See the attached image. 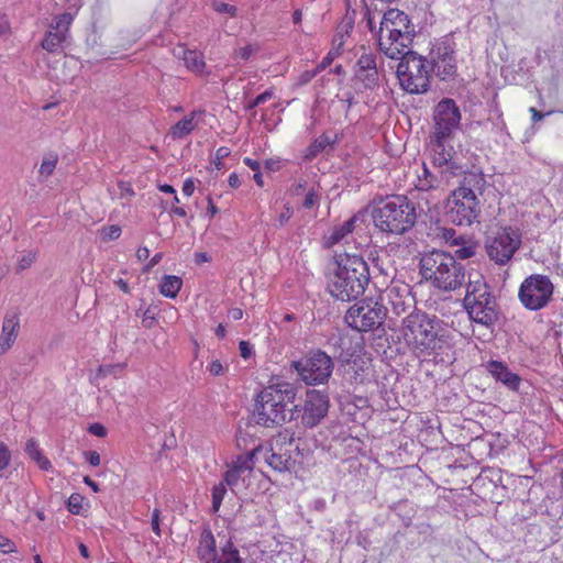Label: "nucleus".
Listing matches in <instances>:
<instances>
[{
	"instance_id": "1",
	"label": "nucleus",
	"mask_w": 563,
	"mask_h": 563,
	"mask_svg": "<svg viewBox=\"0 0 563 563\" xmlns=\"http://www.w3.org/2000/svg\"><path fill=\"white\" fill-rule=\"evenodd\" d=\"M369 282L368 265L361 255L347 252L335 254L330 268L328 289L342 301L357 299Z\"/></svg>"
},
{
	"instance_id": "2",
	"label": "nucleus",
	"mask_w": 563,
	"mask_h": 563,
	"mask_svg": "<svg viewBox=\"0 0 563 563\" xmlns=\"http://www.w3.org/2000/svg\"><path fill=\"white\" fill-rule=\"evenodd\" d=\"M296 397V388L287 382H278L265 387L256 399V422L264 427L285 423L292 418L288 408Z\"/></svg>"
},
{
	"instance_id": "3",
	"label": "nucleus",
	"mask_w": 563,
	"mask_h": 563,
	"mask_svg": "<svg viewBox=\"0 0 563 563\" xmlns=\"http://www.w3.org/2000/svg\"><path fill=\"white\" fill-rule=\"evenodd\" d=\"M420 274L424 280L443 291H453L465 282V268L453 255L432 251L420 260Z\"/></svg>"
},
{
	"instance_id": "4",
	"label": "nucleus",
	"mask_w": 563,
	"mask_h": 563,
	"mask_svg": "<svg viewBox=\"0 0 563 563\" xmlns=\"http://www.w3.org/2000/svg\"><path fill=\"white\" fill-rule=\"evenodd\" d=\"M415 36V26L408 15L390 9L384 13L378 32L379 49L389 58L398 59L410 48Z\"/></svg>"
},
{
	"instance_id": "5",
	"label": "nucleus",
	"mask_w": 563,
	"mask_h": 563,
	"mask_svg": "<svg viewBox=\"0 0 563 563\" xmlns=\"http://www.w3.org/2000/svg\"><path fill=\"white\" fill-rule=\"evenodd\" d=\"M374 225L389 234H404L417 221L415 205L406 196L397 195L382 200L372 213Z\"/></svg>"
},
{
	"instance_id": "6",
	"label": "nucleus",
	"mask_w": 563,
	"mask_h": 563,
	"mask_svg": "<svg viewBox=\"0 0 563 563\" xmlns=\"http://www.w3.org/2000/svg\"><path fill=\"white\" fill-rule=\"evenodd\" d=\"M439 320L423 311H412L401 322V335L407 346L419 353L431 354L437 347Z\"/></svg>"
},
{
	"instance_id": "7",
	"label": "nucleus",
	"mask_w": 563,
	"mask_h": 563,
	"mask_svg": "<svg viewBox=\"0 0 563 563\" xmlns=\"http://www.w3.org/2000/svg\"><path fill=\"white\" fill-rule=\"evenodd\" d=\"M464 308L470 319L485 328H492L498 319V305L485 279L476 275L467 285Z\"/></svg>"
},
{
	"instance_id": "8",
	"label": "nucleus",
	"mask_w": 563,
	"mask_h": 563,
	"mask_svg": "<svg viewBox=\"0 0 563 563\" xmlns=\"http://www.w3.org/2000/svg\"><path fill=\"white\" fill-rule=\"evenodd\" d=\"M484 179L475 174L464 177L463 184L452 191L448 198V217L451 222L457 225L470 227L474 222H478L481 214L479 200L473 189L472 184L483 183Z\"/></svg>"
},
{
	"instance_id": "9",
	"label": "nucleus",
	"mask_w": 563,
	"mask_h": 563,
	"mask_svg": "<svg viewBox=\"0 0 563 563\" xmlns=\"http://www.w3.org/2000/svg\"><path fill=\"white\" fill-rule=\"evenodd\" d=\"M292 450H298V445H295L294 433L286 430L274 438L269 446L260 445L251 452L256 464L263 461L272 470L283 473L291 471L295 466V460L290 454Z\"/></svg>"
},
{
	"instance_id": "10",
	"label": "nucleus",
	"mask_w": 563,
	"mask_h": 563,
	"mask_svg": "<svg viewBox=\"0 0 563 563\" xmlns=\"http://www.w3.org/2000/svg\"><path fill=\"white\" fill-rule=\"evenodd\" d=\"M397 76L400 86L409 93H423L429 88L426 60L410 48L398 58Z\"/></svg>"
},
{
	"instance_id": "11",
	"label": "nucleus",
	"mask_w": 563,
	"mask_h": 563,
	"mask_svg": "<svg viewBox=\"0 0 563 563\" xmlns=\"http://www.w3.org/2000/svg\"><path fill=\"white\" fill-rule=\"evenodd\" d=\"M291 367L306 385L314 386L329 380L333 371V361L328 354L318 350L305 358L294 361Z\"/></svg>"
},
{
	"instance_id": "12",
	"label": "nucleus",
	"mask_w": 563,
	"mask_h": 563,
	"mask_svg": "<svg viewBox=\"0 0 563 563\" xmlns=\"http://www.w3.org/2000/svg\"><path fill=\"white\" fill-rule=\"evenodd\" d=\"M554 286L545 275L534 274L520 285L518 297L526 309L540 310L552 299Z\"/></svg>"
},
{
	"instance_id": "13",
	"label": "nucleus",
	"mask_w": 563,
	"mask_h": 563,
	"mask_svg": "<svg viewBox=\"0 0 563 563\" xmlns=\"http://www.w3.org/2000/svg\"><path fill=\"white\" fill-rule=\"evenodd\" d=\"M387 308L378 301H362L347 310L345 321L351 328L367 332L383 324Z\"/></svg>"
},
{
	"instance_id": "14",
	"label": "nucleus",
	"mask_w": 563,
	"mask_h": 563,
	"mask_svg": "<svg viewBox=\"0 0 563 563\" xmlns=\"http://www.w3.org/2000/svg\"><path fill=\"white\" fill-rule=\"evenodd\" d=\"M521 245V234L517 229L503 228L486 241L489 260L498 265L507 264Z\"/></svg>"
},
{
	"instance_id": "15",
	"label": "nucleus",
	"mask_w": 563,
	"mask_h": 563,
	"mask_svg": "<svg viewBox=\"0 0 563 563\" xmlns=\"http://www.w3.org/2000/svg\"><path fill=\"white\" fill-rule=\"evenodd\" d=\"M431 136L452 139L461 123V111L453 99L444 98L434 108Z\"/></svg>"
},
{
	"instance_id": "16",
	"label": "nucleus",
	"mask_w": 563,
	"mask_h": 563,
	"mask_svg": "<svg viewBox=\"0 0 563 563\" xmlns=\"http://www.w3.org/2000/svg\"><path fill=\"white\" fill-rule=\"evenodd\" d=\"M255 465L256 462L251 451L246 454L239 455L233 462L232 467L224 474L223 479L225 484L234 493L247 488L251 484V476Z\"/></svg>"
},
{
	"instance_id": "17",
	"label": "nucleus",
	"mask_w": 563,
	"mask_h": 563,
	"mask_svg": "<svg viewBox=\"0 0 563 563\" xmlns=\"http://www.w3.org/2000/svg\"><path fill=\"white\" fill-rule=\"evenodd\" d=\"M432 69L434 74L445 80L455 76L457 66L454 48L448 42L437 43L430 52Z\"/></svg>"
},
{
	"instance_id": "18",
	"label": "nucleus",
	"mask_w": 563,
	"mask_h": 563,
	"mask_svg": "<svg viewBox=\"0 0 563 563\" xmlns=\"http://www.w3.org/2000/svg\"><path fill=\"white\" fill-rule=\"evenodd\" d=\"M73 20L74 16L70 13L57 15L42 41V47L49 53L58 52L68 37Z\"/></svg>"
},
{
	"instance_id": "19",
	"label": "nucleus",
	"mask_w": 563,
	"mask_h": 563,
	"mask_svg": "<svg viewBox=\"0 0 563 563\" xmlns=\"http://www.w3.org/2000/svg\"><path fill=\"white\" fill-rule=\"evenodd\" d=\"M328 409V396L320 390H309L306 395V401L301 417L302 423L309 428L316 427L325 417Z\"/></svg>"
},
{
	"instance_id": "20",
	"label": "nucleus",
	"mask_w": 563,
	"mask_h": 563,
	"mask_svg": "<svg viewBox=\"0 0 563 563\" xmlns=\"http://www.w3.org/2000/svg\"><path fill=\"white\" fill-rule=\"evenodd\" d=\"M380 302L395 314L406 312L413 302L408 285L388 286L379 296Z\"/></svg>"
},
{
	"instance_id": "21",
	"label": "nucleus",
	"mask_w": 563,
	"mask_h": 563,
	"mask_svg": "<svg viewBox=\"0 0 563 563\" xmlns=\"http://www.w3.org/2000/svg\"><path fill=\"white\" fill-rule=\"evenodd\" d=\"M355 77L365 88H372L377 84L378 71L376 58L373 54L364 53L360 56L355 66Z\"/></svg>"
},
{
	"instance_id": "22",
	"label": "nucleus",
	"mask_w": 563,
	"mask_h": 563,
	"mask_svg": "<svg viewBox=\"0 0 563 563\" xmlns=\"http://www.w3.org/2000/svg\"><path fill=\"white\" fill-rule=\"evenodd\" d=\"M360 221L357 216H353L343 223L333 227L328 235L324 236V245L332 247L336 244H350L353 241V231Z\"/></svg>"
},
{
	"instance_id": "23",
	"label": "nucleus",
	"mask_w": 563,
	"mask_h": 563,
	"mask_svg": "<svg viewBox=\"0 0 563 563\" xmlns=\"http://www.w3.org/2000/svg\"><path fill=\"white\" fill-rule=\"evenodd\" d=\"M487 371L497 380L503 383L507 388L517 390L519 388L521 378L509 371L508 366L498 361H490L487 364Z\"/></svg>"
},
{
	"instance_id": "24",
	"label": "nucleus",
	"mask_w": 563,
	"mask_h": 563,
	"mask_svg": "<svg viewBox=\"0 0 563 563\" xmlns=\"http://www.w3.org/2000/svg\"><path fill=\"white\" fill-rule=\"evenodd\" d=\"M218 553L217 541L212 531L209 528H205L200 533L197 549L199 560L205 563H216Z\"/></svg>"
},
{
	"instance_id": "25",
	"label": "nucleus",
	"mask_w": 563,
	"mask_h": 563,
	"mask_svg": "<svg viewBox=\"0 0 563 563\" xmlns=\"http://www.w3.org/2000/svg\"><path fill=\"white\" fill-rule=\"evenodd\" d=\"M451 139H437L430 135L429 147L432 153V162L441 167L448 165L452 159V146L446 147Z\"/></svg>"
},
{
	"instance_id": "26",
	"label": "nucleus",
	"mask_w": 563,
	"mask_h": 563,
	"mask_svg": "<svg viewBox=\"0 0 563 563\" xmlns=\"http://www.w3.org/2000/svg\"><path fill=\"white\" fill-rule=\"evenodd\" d=\"M19 319L15 316L5 317L0 334V354L7 352L15 342L19 331Z\"/></svg>"
},
{
	"instance_id": "27",
	"label": "nucleus",
	"mask_w": 563,
	"mask_h": 563,
	"mask_svg": "<svg viewBox=\"0 0 563 563\" xmlns=\"http://www.w3.org/2000/svg\"><path fill=\"white\" fill-rule=\"evenodd\" d=\"M413 186L419 191H432L439 188L440 180L427 168L426 164L423 163L420 170L417 172Z\"/></svg>"
},
{
	"instance_id": "28",
	"label": "nucleus",
	"mask_w": 563,
	"mask_h": 563,
	"mask_svg": "<svg viewBox=\"0 0 563 563\" xmlns=\"http://www.w3.org/2000/svg\"><path fill=\"white\" fill-rule=\"evenodd\" d=\"M177 56H181L184 59V63L186 67L196 73V74H202L203 69L206 67V63L203 60V56L198 51H190L186 49L185 47H179L178 52L176 53Z\"/></svg>"
},
{
	"instance_id": "29",
	"label": "nucleus",
	"mask_w": 563,
	"mask_h": 563,
	"mask_svg": "<svg viewBox=\"0 0 563 563\" xmlns=\"http://www.w3.org/2000/svg\"><path fill=\"white\" fill-rule=\"evenodd\" d=\"M220 551L216 563H242L239 550L233 547L231 540L225 536L219 542Z\"/></svg>"
},
{
	"instance_id": "30",
	"label": "nucleus",
	"mask_w": 563,
	"mask_h": 563,
	"mask_svg": "<svg viewBox=\"0 0 563 563\" xmlns=\"http://www.w3.org/2000/svg\"><path fill=\"white\" fill-rule=\"evenodd\" d=\"M25 453L42 471L48 472L53 470L51 461L43 454L36 440H27L25 444Z\"/></svg>"
},
{
	"instance_id": "31",
	"label": "nucleus",
	"mask_w": 563,
	"mask_h": 563,
	"mask_svg": "<svg viewBox=\"0 0 563 563\" xmlns=\"http://www.w3.org/2000/svg\"><path fill=\"white\" fill-rule=\"evenodd\" d=\"M196 125L195 112H192L190 115L185 117L172 126L170 135L173 139H184L195 130Z\"/></svg>"
},
{
	"instance_id": "32",
	"label": "nucleus",
	"mask_w": 563,
	"mask_h": 563,
	"mask_svg": "<svg viewBox=\"0 0 563 563\" xmlns=\"http://www.w3.org/2000/svg\"><path fill=\"white\" fill-rule=\"evenodd\" d=\"M183 280L174 275H166L159 286V291L167 298H175L179 292Z\"/></svg>"
},
{
	"instance_id": "33",
	"label": "nucleus",
	"mask_w": 563,
	"mask_h": 563,
	"mask_svg": "<svg viewBox=\"0 0 563 563\" xmlns=\"http://www.w3.org/2000/svg\"><path fill=\"white\" fill-rule=\"evenodd\" d=\"M478 250V243L472 240L471 238H467L464 243H462L456 250H455V256L459 260H467L476 255Z\"/></svg>"
},
{
	"instance_id": "34",
	"label": "nucleus",
	"mask_w": 563,
	"mask_h": 563,
	"mask_svg": "<svg viewBox=\"0 0 563 563\" xmlns=\"http://www.w3.org/2000/svg\"><path fill=\"white\" fill-rule=\"evenodd\" d=\"M353 27V23L351 21H343L336 30V33L333 37L332 44L333 47L341 51L343 44H344V37L349 36L350 31Z\"/></svg>"
},
{
	"instance_id": "35",
	"label": "nucleus",
	"mask_w": 563,
	"mask_h": 563,
	"mask_svg": "<svg viewBox=\"0 0 563 563\" xmlns=\"http://www.w3.org/2000/svg\"><path fill=\"white\" fill-rule=\"evenodd\" d=\"M227 484L225 482H221L217 485L213 486L212 488V511L213 512H218L220 507H221V504H222V500L227 494Z\"/></svg>"
},
{
	"instance_id": "36",
	"label": "nucleus",
	"mask_w": 563,
	"mask_h": 563,
	"mask_svg": "<svg viewBox=\"0 0 563 563\" xmlns=\"http://www.w3.org/2000/svg\"><path fill=\"white\" fill-rule=\"evenodd\" d=\"M12 461V453L9 446L0 440V477L4 476Z\"/></svg>"
},
{
	"instance_id": "37",
	"label": "nucleus",
	"mask_w": 563,
	"mask_h": 563,
	"mask_svg": "<svg viewBox=\"0 0 563 563\" xmlns=\"http://www.w3.org/2000/svg\"><path fill=\"white\" fill-rule=\"evenodd\" d=\"M320 199H321V194H320L319 189L312 187L308 190L302 206L305 209H312V208L319 206Z\"/></svg>"
},
{
	"instance_id": "38",
	"label": "nucleus",
	"mask_w": 563,
	"mask_h": 563,
	"mask_svg": "<svg viewBox=\"0 0 563 563\" xmlns=\"http://www.w3.org/2000/svg\"><path fill=\"white\" fill-rule=\"evenodd\" d=\"M124 368L123 364H107V365H100L98 368V376L100 377H107L109 375H117L118 373L122 372Z\"/></svg>"
},
{
	"instance_id": "39",
	"label": "nucleus",
	"mask_w": 563,
	"mask_h": 563,
	"mask_svg": "<svg viewBox=\"0 0 563 563\" xmlns=\"http://www.w3.org/2000/svg\"><path fill=\"white\" fill-rule=\"evenodd\" d=\"M207 371L212 376H222L228 371V365H224L220 360H212L207 366Z\"/></svg>"
},
{
	"instance_id": "40",
	"label": "nucleus",
	"mask_w": 563,
	"mask_h": 563,
	"mask_svg": "<svg viewBox=\"0 0 563 563\" xmlns=\"http://www.w3.org/2000/svg\"><path fill=\"white\" fill-rule=\"evenodd\" d=\"M340 55V49L332 47L328 54L323 57L321 63L316 67L317 71L321 73L323 69H325L328 66L331 65V63Z\"/></svg>"
},
{
	"instance_id": "41",
	"label": "nucleus",
	"mask_w": 563,
	"mask_h": 563,
	"mask_svg": "<svg viewBox=\"0 0 563 563\" xmlns=\"http://www.w3.org/2000/svg\"><path fill=\"white\" fill-rule=\"evenodd\" d=\"M35 258H36L35 252L30 251L26 254H24L18 262V265H16L18 272H22V271L29 268L35 262Z\"/></svg>"
},
{
	"instance_id": "42",
	"label": "nucleus",
	"mask_w": 563,
	"mask_h": 563,
	"mask_svg": "<svg viewBox=\"0 0 563 563\" xmlns=\"http://www.w3.org/2000/svg\"><path fill=\"white\" fill-rule=\"evenodd\" d=\"M57 159L56 158H47L44 159L40 166V174L42 176H49L54 172L56 167Z\"/></svg>"
},
{
	"instance_id": "43",
	"label": "nucleus",
	"mask_w": 563,
	"mask_h": 563,
	"mask_svg": "<svg viewBox=\"0 0 563 563\" xmlns=\"http://www.w3.org/2000/svg\"><path fill=\"white\" fill-rule=\"evenodd\" d=\"M319 74V71H317V68L314 69H311V70H305L303 73H301L298 78H297V81H296V86H305L307 85L308 82H310L317 75Z\"/></svg>"
},
{
	"instance_id": "44",
	"label": "nucleus",
	"mask_w": 563,
	"mask_h": 563,
	"mask_svg": "<svg viewBox=\"0 0 563 563\" xmlns=\"http://www.w3.org/2000/svg\"><path fill=\"white\" fill-rule=\"evenodd\" d=\"M104 240H115L121 235V228L119 225H110L102 230Z\"/></svg>"
},
{
	"instance_id": "45",
	"label": "nucleus",
	"mask_w": 563,
	"mask_h": 563,
	"mask_svg": "<svg viewBox=\"0 0 563 563\" xmlns=\"http://www.w3.org/2000/svg\"><path fill=\"white\" fill-rule=\"evenodd\" d=\"M81 508V497L78 494H73L68 499V509L73 514H79Z\"/></svg>"
},
{
	"instance_id": "46",
	"label": "nucleus",
	"mask_w": 563,
	"mask_h": 563,
	"mask_svg": "<svg viewBox=\"0 0 563 563\" xmlns=\"http://www.w3.org/2000/svg\"><path fill=\"white\" fill-rule=\"evenodd\" d=\"M159 522H161V510L155 508L152 512L151 527L157 537H161Z\"/></svg>"
},
{
	"instance_id": "47",
	"label": "nucleus",
	"mask_w": 563,
	"mask_h": 563,
	"mask_svg": "<svg viewBox=\"0 0 563 563\" xmlns=\"http://www.w3.org/2000/svg\"><path fill=\"white\" fill-rule=\"evenodd\" d=\"M292 208L289 205L284 206V210L278 216V223L280 227H284L292 217Z\"/></svg>"
},
{
	"instance_id": "48",
	"label": "nucleus",
	"mask_w": 563,
	"mask_h": 563,
	"mask_svg": "<svg viewBox=\"0 0 563 563\" xmlns=\"http://www.w3.org/2000/svg\"><path fill=\"white\" fill-rule=\"evenodd\" d=\"M256 51V48L253 45H246L244 47H241L236 49L235 55L240 57L241 59H249L251 55Z\"/></svg>"
},
{
	"instance_id": "49",
	"label": "nucleus",
	"mask_w": 563,
	"mask_h": 563,
	"mask_svg": "<svg viewBox=\"0 0 563 563\" xmlns=\"http://www.w3.org/2000/svg\"><path fill=\"white\" fill-rule=\"evenodd\" d=\"M240 354L243 358H249L253 354L252 345L246 341H241L239 344Z\"/></svg>"
},
{
	"instance_id": "50",
	"label": "nucleus",
	"mask_w": 563,
	"mask_h": 563,
	"mask_svg": "<svg viewBox=\"0 0 563 563\" xmlns=\"http://www.w3.org/2000/svg\"><path fill=\"white\" fill-rule=\"evenodd\" d=\"M10 32V23L4 14H0V36H3Z\"/></svg>"
},
{
	"instance_id": "51",
	"label": "nucleus",
	"mask_w": 563,
	"mask_h": 563,
	"mask_svg": "<svg viewBox=\"0 0 563 563\" xmlns=\"http://www.w3.org/2000/svg\"><path fill=\"white\" fill-rule=\"evenodd\" d=\"M85 454H86L87 461L89 462L90 465H92V466L100 465V455L98 452L90 451V452H86Z\"/></svg>"
},
{
	"instance_id": "52",
	"label": "nucleus",
	"mask_w": 563,
	"mask_h": 563,
	"mask_svg": "<svg viewBox=\"0 0 563 563\" xmlns=\"http://www.w3.org/2000/svg\"><path fill=\"white\" fill-rule=\"evenodd\" d=\"M307 183L306 180H299L298 183L294 184L291 187V194L294 196H299L306 190Z\"/></svg>"
},
{
	"instance_id": "53",
	"label": "nucleus",
	"mask_w": 563,
	"mask_h": 563,
	"mask_svg": "<svg viewBox=\"0 0 563 563\" xmlns=\"http://www.w3.org/2000/svg\"><path fill=\"white\" fill-rule=\"evenodd\" d=\"M273 97V90L268 89L254 99V104H262Z\"/></svg>"
},
{
	"instance_id": "54",
	"label": "nucleus",
	"mask_w": 563,
	"mask_h": 563,
	"mask_svg": "<svg viewBox=\"0 0 563 563\" xmlns=\"http://www.w3.org/2000/svg\"><path fill=\"white\" fill-rule=\"evenodd\" d=\"M89 431L97 437H104L107 434L104 427L99 423L90 426Z\"/></svg>"
},
{
	"instance_id": "55",
	"label": "nucleus",
	"mask_w": 563,
	"mask_h": 563,
	"mask_svg": "<svg viewBox=\"0 0 563 563\" xmlns=\"http://www.w3.org/2000/svg\"><path fill=\"white\" fill-rule=\"evenodd\" d=\"M195 191V184L191 179H187L183 185V192L185 196H191Z\"/></svg>"
},
{
	"instance_id": "56",
	"label": "nucleus",
	"mask_w": 563,
	"mask_h": 563,
	"mask_svg": "<svg viewBox=\"0 0 563 563\" xmlns=\"http://www.w3.org/2000/svg\"><path fill=\"white\" fill-rule=\"evenodd\" d=\"M216 10L219 12H225L231 15H234L235 13V7L228 4V3H220L216 7Z\"/></svg>"
},
{
	"instance_id": "57",
	"label": "nucleus",
	"mask_w": 563,
	"mask_h": 563,
	"mask_svg": "<svg viewBox=\"0 0 563 563\" xmlns=\"http://www.w3.org/2000/svg\"><path fill=\"white\" fill-rule=\"evenodd\" d=\"M243 163H244L247 167H250L252 170H254V172H258V170H260V168H261L260 163H258L257 161H255V159L250 158V157H245V158L243 159Z\"/></svg>"
},
{
	"instance_id": "58",
	"label": "nucleus",
	"mask_w": 563,
	"mask_h": 563,
	"mask_svg": "<svg viewBox=\"0 0 563 563\" xmlns=\"http://www.w3.org/2000/svg\"><path fill=\"white\" fill-rule=\"evenodd\" d=\"M529 111H530V113H531L532 122H534V123H536V122L541 121V120L545 117V114H544V113L540 112L539 110H537V109H536V108H533V107H531V108L529 109Z\"/></svg>"
},
{
	"instance_id": "59",
	"label": "nucleus",
	"mask_w": 563,
	"mask_h": 563,
	"mask_svg": "<svg viewBox=\"0 0 563 563\" xmlns=\"http://www.w3.org/2000/svg\"><path fill=\"white\" fill-rule=\"evenodd\" d=\"M229 318L234 321H238L243 318V310L240 308H233L229 311Z\"/></svg>"
},
{
	"instance_id": "60",
	"label": "nucleus",
	"mask_w": 563,
	"mask_h": 563,
	"mask_svg": "<svg viewBox=\"0 0 563 563\" xmlns=\"http://www.w3.org/2000/svg\"><path fill=\"white\" fill-rule=\"evenodd\" d=\"M229 185L232 187V188H238L240 185H241V181H240V178L238 176V174L235 173H232L230 176H229Z\"/></svg>"
},
{
	"instance_id": "61",
	"label": "nucleus",
	"mask_w": 563,
	"mask_h": 563,
	"mask_svg": "<svg viewBox=\"0 0 563 563\" xmlns=\"http://www.w3.org/2000/svg\"><path fill=\"white\" fill-rule=\"evenodd\" d=\"M369 258L374 263L375 267H377L380 272H384V268L379 263L378 254L376 251L369 253Z\"/></svg>"
},
{
	"instance_id": "62",
	"label": "nucleus",
	"mask_w": 563,
	"mask_h": 563,
	"mask_svg": "<svg viewBox=\"0 0 563 563\" xmlns=\"http://www.w3.org/2000/svg\"><path fill=\"white\" fill-rule=\"evenodd\" d=\"M114 284L125 294L130 292V288H129V285L125 280H123L122 278H119L117 280H114Z\"/></svg>"
},
{
	"instance_id": "63",
	"label": "nucleus",
	"mask_w": 563,
	"mask_h": 563,
	"mask_svg": "<svg viewBox=\"0 0 563 563\" xmlns=\"http://www.w3.org/2000/svg\"><path fill=\"white\" fill-rule=\"evenodd\" d=\"M322 148V145L321 144H312L308 151H309V154L307 155V157H313L316 156Z\"/></svg>"
},
{
	"instance_id": "64",
	"label": "nucleus",
	"mask_w": 563,
	"mask_h": 563,
	"mask_svg": "<svg viewBox=\"0 0 563 563\" xmlns=\"http://www.w3.org/2000/svg\"><path fill=\"white\" fill-rule=\"evenodd\" d=\"M466 239H467V236L456 235V236H454L453 240H451V242L449 244L452 245V246H456V249H457L462 243H464V241Z\"/></svg>"
}]
</instances>
